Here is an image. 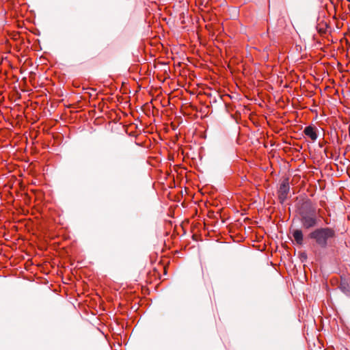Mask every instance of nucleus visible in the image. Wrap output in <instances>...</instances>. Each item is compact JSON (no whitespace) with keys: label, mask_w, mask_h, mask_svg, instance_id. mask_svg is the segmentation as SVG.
<instances>
[{"label":"nucleus","mask_w":350,"mask_h":350,"mask_svg":"<svg viewBox=\"0 0 350 350\" xmlns=\"http://www.w3.org/2000/svg\"><path fill=\"white\" fill-rule=\"evenodd\" d=\"M304 134L308 137L312 142L317 140L318 135L314 127L309 126H306L304 131Z\"/></svg>","instance_id":"4"},{"label":"nucleus","mask_w":350,"mask_h":350,"mask_svg":"<svg viewBox=\"0 0 350 350\" xmlns=\"http://www.w3.org/2000/svg\"><path fill=\"white\" fill-rule=\"evenodd\" d=\"M309 237L314 240L319 246L325 248L335 239L336 231L329 227L319 228L311 232Z\"/></svg>","instance_id":"1"},{"label":"nucleus","mask_w":350,"mask_h":350,"mask_svg":"<svg viewBox=\"0 0 350 350\" xmlns=\"http://www.w3.org/2000/svg\"><path fill=\"white\" fill-rule=\"evenodd\" d=\"M300 219L302 226L306 229L312 228L317 224V218L314 211L302 213Z\"/></svg>","instance_id":"2"},{"label":"nucleus","mask_w":350,"mask_h":350,"mask_svg":"<svg viewBox=\"0 0 350 350\" xmlns=\"http://www.w3.org/2000/svg\"><path fill=\"white\" fill-rule=\"evenodd\" d=\"M293 237L299 245H301L303 243V233L301 230L297 229L293 232Z\"/></svg>","instance_id":"5"},{"label":"nucleus","mask_w":350,"mask_h":350,"mask_svg":"<svg viewBox=\"0 0 350 350\" xmlns=\"http://www.w3.org/2000/svg\"><path fill=\"white\" fill-rule=\"evenodd\" d=\"M289 191V183L288 179H284L280 184L278 190V196L281 202H284Z\"/></svg>","instance_id":"3"}]
</instances>
